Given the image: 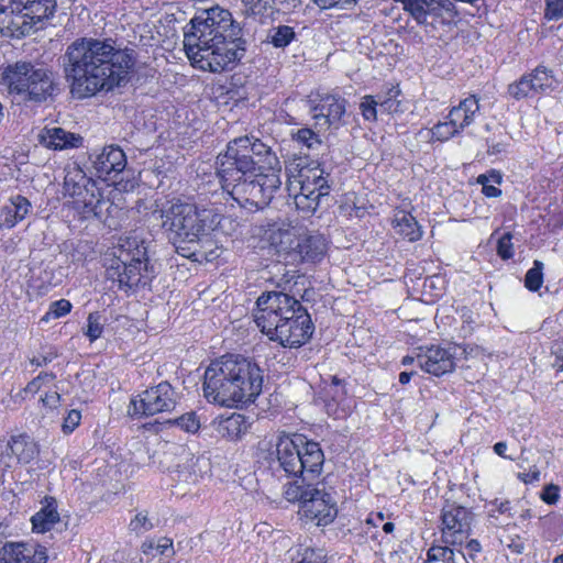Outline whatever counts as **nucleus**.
<instances>
[{"label":"nucleus","mask_w":563,"mask_h":563,"mask_svg":"<svg viewBox=\"0 0 563 563\" xmlns=\"http://www.w3.org/2000/svg\"><path fill=\"white\" fill-rule=\"evenodd\" d=\"M176 406V393L172 385L163 382L132 398L128 412L131 417L154 416L172 411Z\"/></svg>","instance_id":"11"},{"label":"nucleus","mask_w":563,"mask_h":563,"mask_svg":"<svg viewBox=\"0 0 563 563\" xmlns=\"http://www.w3.org/2000/svg\"><path fill=\"white\" fill-rule=\"evenodd\" d=\"M296 36V33L291 26L279 25L271 31L269 43L275 47L287 46Z\"/></svg>","instance_id":"37"},{"label":"nucleus","mask_w":563,"mask_h":563,"mask_svg":"<svg viewBox=\"0 0 563 563\" xmlns=\"http://www.w3.org/2000/svg\"><path fill=\"white\" fill-rule=\"evenodd\" d=\"M321 9H330L336 5L342 8L356 3L357 0H312Z\"/></svg>","instance_id":"53"},{"label":"nucleus","mask_w":563,"mask_h":563,"mask_svg":"<svg viewBox=\"0 0 563 563\" xmlns=\"http://www.w3.org/2000/svg\"><path fill=\"white\" fill-rule=\"evenodd\" d=\"M41 388V383L40 380L35 377L34 379H32L25 387V393H31V394H35L40 390Z\"/></svg>","instance_id":"59"},{"label":"nucleus","mask_w":563,"mask_h":563,"mask_svg":"<svg viewBox=\"0 0 563 563\" xmlns=\"http://www.w3.org/2000/svg\"><path fill=\"white\" fill-rule=\"evenodd\" d=\"M36 378L42 384L45 382H52L53 379H55V375L53 373H41Z\"/></svg>","instance_id":"62"},{"label":"nucleus","mask_w":563,"mask_h":563,"mask_svg":"<svg viewBox=\"0 0 563 563\" xmlns=\"http://www.w3.org/2000/svg\"><path fill=\"white\" fill-rule=\"evenodd\" d=\"M37 68L31 63L18 62L13 65H9L1 75V85L5 86L10 93H16L23 96L24 91H27V84L33 78V73Z\"/></svg>","instance_id":"18"},{"label":"nucleus","mask_w":563,"mask_h":563,"mask_svg":"<svg viewBox=\"0 0 563 563\" xmlns=\"http://www.w3.org/2000/svg\"><path fill=\"white\" fill-rule=\"evenodd\" d=\"M508 92L517 100L527 98L534 93L529 76L523 75L517 82L509 85Z\"/></svg>","instance_id":"40"},{"label":"nucleus","mask_w":563,"mask_h":563,"mask_svg":"<svg viewBox=\"0 0 563 563\" xmlns=\"http://www.w3.org/2000/svg\"><path fill=\"white\" fill-rule=\"evenodd\" d=\"M12 461H13V457L11 456L9 451H7V454L1 453L0 454V471H4L7 468L12 467Z\"/></svg>","instance_id":"57"},{"label":"nucleus","mask_w":563,"mask_h":563,"mask_svg":"<svg viewBox=\"0 0 563 563\" xmlns=\"http://www.w3.org/2000/svg\"><path fill=\"white\" fill-rule=\"evenodd\" d=\"M399 91L395 89H390L388 91V96H378L379 101V112L380 113H397L401 111L400 101L397 100Z\"/></svg>","instance_id":"41"},{"label":"nucleus","mask_w":563,"mask_h":563,"mask_svg":"<svg viewBox=\"0 0 563 563\" xmlns=\"http://www.w3.org/2000/svg\"><path fill=\"white\" fill-rule=\"evenodd\" d=\"M45 547L30 542H5L0 548V563H47Z\"/></svg>","instance_id":"16"},{"label":"nucleus","mask_w":563,"mask_h":563,"mask_svg":"<svg viewBox=\"0 0 563 563\" xmlns=\"http://www.w3.org/2000/svg\"><path fill=\"white\" fill-rule=\"evenodd\" d=\"M543 263L539 260L533 262V266L527 272L525 276V286L530 291H537L543 284Z\"/></svg>","instance_id":"38"},{"label":"nucleus","mask_w":563,"mask_h":563,"mask_svg":"<svg viewBox=\"0 0 563 563\" xmlns=\"http://www.w3.org/2000/svg\"><path fill=\"white\" fill-rule=\"evenodd\" d=\"M553 366L558 368V371H563V353L561 352L556 354V361L553 363Z\"/></svg>","instance_id":"64"},{"label":"nucleus","mask_w":563,"mask_h":563,"mask_svg":"<svg viewBox=\"0 0 563 563\" xmlns=\"http://www.w3.org/2000/svg\"><path fill=\"white\" fill-rule=\"evenodd\" d=\"M244 11L252 15H269L276 7L277 0H241Z\"/></svg>","instance_id":"36"},{"label":"nucleus","mask_w":563,"mask_h":563,"mask_svg":"<svg viewBox=\"0 0 563 563\" xmlns=\"http://www.w3.org/2000/svg\"><path fill=\"white\" fill-rule=\"evenodd\" d=\"M125 166L126 157L124 152L114 145L103 147L93 161V167L100 177L108 176L111 173H121Z\"/></svg>","instance_id":"20"},{"label":"nucleus","mask_w":563,"mask_h":563,"mask_svg":"<svg viewBox=\"0 0 563 563\" xmlns=\"http://www.w3.org/2000/svg\"><path fill=\"white\" fill-rule=\"evenodd\" d=\"M467 549L472 552H478L481 550V544L477 540H470L467 542Z\"/></svg>","instance_id":"63"},{"label":"nucleus","mask_w":563,"mask_h":563,"mask_svg":"<svg viewBox=\"0 0 563 563\" xmlns=\"http://www.w3.org/2000/svg\"><path fill=\"white\" fill-rule=\"evenodd\" d=\"M59 521L56 499L45 497L43 507L31 518L32 529L36 533L49 531Z\"/></svg>","instance_id":"26"},{"label":"nucleus","mask_w":563,"mask_h":563,"mask_svg":"<svg viewBox=\"0 0 563 563\" xmlns=\"http://www.w3.org/2000/svg\"><path fill=\"white\" fill-rule=\"evenodd\" d=\"M534 93H542L554 88L556 82L552 71L545 67H537L532 73L528 74Z\"/></svg>","instance_id":"35"},{"label":"nucleus","mask_w":563,"mask_h":563,"mask_svg":"<svg viewBox=\"0 0 563 563\" xmlns=\"http://www.w3.org/2000/svg\"><path fill=\"white\" fill-rule=\"evenodd\" d=\"M257 309L254 313V321L260 330L268 335L278 329L280 323L294 317L301 303L285 292L272 291L262 294L256 301Z\"/></svg>","instance_id":"8"},{"label":"nucleus","mask_w":563,"mask_h":563,"mask_svg":"<svg viewBox=\"0 0 563 563\" xmlns=\"http://www.w3.org/2000/svg\"><path fill=\"white\" fill-rule=\"evenodd\" d=\"M103 331V324L101 322V316L99 312H91L87 318V328L85 334L91 342L99 339Z\"/></svg>","instance_id":"43"},{"label":"nucleus","mask_w":563,"mask_h":563,"mask_svg":"<svg viewBox=\"0 0 563 563\" xmlns=\"http://www.w3.org/2000/svg\"><path fill=\"white\" fill-rule=\"evenodd\" d=\"M276 472L297 477L285 485L284 497L299 505V514L317 526H327L336 516V506L322 483L311 484L320 475L324 455L317 442L298 434H282L276 443Z\"/></svg>","instance_id":"2"},{"label":"nucleus","mask_w":563,"mask_h":563,"mask_svg":"<svg viewBox=\"0 0 563 563\" xmlns=\"http://www.w3.org/2000/svg\"><path fill=\"white\" fill-rule=\"evenodd\" d=\"M324 172L320 167H303L294 179L287 184L289 195L294 196L295 205L306 212H313L321 197L328 196L330 186Z\"/></svg>","instance_id":"9"},{"label":"nucleus","mask_w":563,"mask_h":563,"mask_svg":"<svg viewBox=\"0 0 563 563\" xmlns=\"http://www.w3.org/2000/svg\"><path fill=\"white\" fill-rule=\"evenodd\" d=\"M173 545V542L170 539L162 538L156 543V551L159 554H164L167 550H169Z\"/></svg>","instance_id":"56"},{"label":"nucleus","mask_w":563,"mask_h":563,"mask_svg":"<svg viewBox=\"0 0 563 563\" xmlns=\"http://www.w3.org/2000/svg\"><path fill=\"white\" fill-rule=\"evenodd\" d=\"M473 512L460 505L446 504L441 514V538L445 544L461 545L470 537Z\"/></svg>","instance_id":"12"},{"label":"nucleus","mask_w":563,"mask_h":563,"mask_svg":"<svg viewBox=\"0 0 563 563\" xmlns=\"http://www.w3.org/2000/svg\"><path fill=\"white\" fill-rule=\"evenodd\" d=\"M417 361L419 366L429 374L441 376L451 373L455 367L457 347L444 349L438 345L419 347Z\"/></svg>","instance_id":"14"},{"label":"nucleus","mask_w":563,"mask_h":563,"mask_svg":"<svg viewBox=\"0 0 563 563\" xmlns=\"http://www.w3.org/2000/svg\"><path fill=\"white\" fill-rule=\"evenodd\" d=\"M155 527V522L150 518L146 510L137 512L129 523V529L136 534H143Z\"/></svg>","instance_id":"39"},{"label":"nucleus","mask_w":563,"mask_h":563,"mask_svg":"<svg viewBox=\"0 0 563 563\" xmlns=\"http://www.w3.org/2000/svg\"><path fill=\"white\" fill-rule=\"evenodd\" d=\"M489 177L486 175H479L477 178V183H479L483 186V194L486 197L496 198L501 195V190L493 185H488Z\"/></svg>","instance_id":"52"},{"label":"nucleus","mask_w":563,"mask_h":563,"mask_svg":"<svg viewBox=\"0 0 563 563\" xmlns=\"http://www.w3.org/2000/svg\"><path fill=\"white\" fill-rule=\"evenodd\" d=\"M263 376L258 365L241 355H224L205 372L203 394L209 402L224 407L253 402L261 394Z\"/></svg>","instance_id":"5"},{"label":"nucleus","mask_w":563,"mask_h":563,"mask_svg":"<svg viewBox=\"0 0 563 563\" xmlns=\"http://www.w3.org/2000/svg\"><path fill=\"white\" fill-rule=\"evenodd\" d=\"M31 208L30 201L20 195L11 197L0 211V228L11 229L22 221Z\"/></svg>","instance_id":"22"},{"label":"nucleus","mask_w":563,"mask_h":563,"mask_svg":"<svg viewBox=\"0 0 563 563\" xmlns=\"http://www.w3.org/2000/svg\"><path fill=\"white\" fill-rule=\"evenodd\" d=\"M314 126L318 131H327L331 126L338 128L345 113V100L334 96H325L312 109Z\"/></svg>","instance_id":"17"},{"label":"nucleus","mask_w":563,"mask_h":563,"mask_svg":"<svg viewBox=\"0 0 563 563\" xmlns=\"http://www.w3.org/2000/svg\"><path fill=\"white\" fill-rule=\"evenodd\" d=\"M362 114L366 120H376L379 111L378 96H365L360 104Z\"/></svg>","instance_id":"44"},{"label":"nucleus","mask_w":563,"mask_h":563,"mask_svg":"<svg viewBox=\"0 0 563 563\" xmlns=\"http://www.w3.org/2000/svg\"><path fill=\"white\" fill-rule=\"evenodd\" d=\"M242 27L229 10L219 5L197 13L184 33V48L201 70L221 73L245 53Z\"/></svg>","instance_id":"4"},{"label":"nucleus","mask_w":563,"mask_h":563,"mask_svg":"<svg viewBox=\"0 0 563 563\" xmlns=\"http://www.w3.org/2000/svg\"><path fill=\"white\" fill-rule=\"evenodd\" d=\"M324 393L331 396L333 400L342 398L345 394L343 387H341V380L336 376L331 378V384L324 388Z\"/></svg>","instance_id":"51"},{"label":"nucleus","mask_w":563,"mask_h":563,"mask_svg":"<svg viewBox=\"0 0 563 563\" xmlns=\"http://www.w3.org/2000/svg\"><path fill=\"white\" fill-rule=\"evenodd\" d=\"M74 203L76 208L81 209L85 214H93L97 218L103 216V206L108 201L100 194L96 183L93 181L80 195L75 197Z\"/></svg>","instance_id":"25"},{"label":"nucleus","mask_w":563,"mask_h":563,"mask_svg":"<svg viewBox=\"0 0 563 563\" xmlns=\"http://www.w3.org/2000/svg\"><path fill=\"white\" fill-rule=\"evenodd\" d=\"M80 419V411L76 409L70 410L62 424L63 432L65 434L71 433L79 426Z\"/></svg>","instance_id":"50"},{"label":"nucleus","mask_w":563,"mask_h":563,"mask_svg":"<svg viewBox=\"0 0 563 563\" xmlns=\"http://www.w3.org/2000/svg\"><path fill=\"white\" fill-rule=\"evenodd\" d=\"M313 333V324L307 310L297 308L294 317H289L278 329L268 334V339L278 342L285 347H299L303 345Z\"/></svg>","instance_id":"13"},{"label":"nucleus","mask_w":563,"mask_h":563,"mask_svg":"<svg viewBox=\"0 0 563 563\" xmlns=\"http://www.w3.org/2000/svg\"><path fill=\"white\" fill-rule=\"evenodd\" d=\"M249 428L245 417L241 413H232L218 421L217 431L229 440H236L246 432Z\"/></svg>","instance_id":"31"},{"label":"nucleus","mask_w":563,"mask_h":563,"mask_svg":"<svg viewBox=\"0 0 563 563\" xmlns=\"http://www.w3.org/2000/svg\"><path fill=\"white\" fill-rule=\"evenodd\" d=\"M324 240L320 235H295L286 231L280 233L276 245L280 260L288 264L320 261L324 254Z\"/></svg>","instance_id":"10"},{"label":"nucleus","mask_w":563,"mask_h":563,"mask_svg":"<svg viewBox=\"0 0 563 563\" xmlns=\"http://www.w3.org/2000/svg\"><path fill=\"white\" fill-rule=\"evenodd\" d=\"M70 92L78 99L125 84L134 67L133 49L115 47L111 40L78 38L62 57Z\"/></svg>","instance_id":"3"},{"label":"nucleus","mask_w":563,"mask_h":563,"mask_svg":"<svg viewBox=\"0 0 563 563\" xmlns=\"http://www.w3.org/2000/svg\"><path fill=\"white\" fill-rule=\"evenodd\" d=\"M212 231H205L203 235L199 236L189 245V250L181 252V256L190 258L195 262H213L222 253V249L211 238Z\"/></svg>","instance_id":"21"},{"label":"nucleus","mask_w":563,"mask_h":563,"mask_svg":"<svg viewBox=\"0 0 563 563\" xmlns=\"http://www.w3.org/2000/svg\"><path fill=\"white\" fill-rule=\"evenodd\" d=\"M7 451L10 452L11 456H15L19 463L24 464L30 463L38 454L36 443L24 434L12 437L7 445Z\"/></svg>","instance_id":"30"},{"label":"nucleus","mask_w":563,"mask_h":563,"mask_svg":"<svg viewBox=\"0 0 563 563\" xmlns=\"http://www.w3.org/2000/svg\"><path fill=\"white\" fill-rule=\"evenodd\" d=\"M71 310L70 301L66 299H59L54 301L49 306V310L43 317L44 321H48L51 318H60L69 313Z\"/></svg>","instance_id":"45"},{"label":"nucleus","mask_w":563,"mask_h":563,"mask_svg":"<svg viewBox=\"0 0 563 563\" xmlns=\"http://www.w3.org/2000/svg\"><path fill=\"white\" fill-rule=\"evenodd\" d=\"M478 110V99L475 96H470L450 110L448 119L459 131H463L474 121Z\"/></svg>","instance_id":"27"},{"label":"nucleus","mask_w":563,"mask_h":563,"mask_svg":"<svg viewBox=\"0 0 563 563\" xmlns=\"http://www.w3.org/2000/svg\"><path fill=\"white\" fill-rule=\"evenodd\" d=\"M148 221L162 228L176 252L189 250V245L205 231H213L220 223V214L212 209H198L180 200H155Z\"/></svg>","instance_id":"6"},{"label":"nucleus","mask_w":563,"mask_h":563,"mask_svg":"<svg viewBox=\"0 0 563 563\" xmlns=\"http://www.w3.org/2000/svg\"><path fill=\"white\" fill-rule=\"evenodd\" d=\"M384 520V514L383 512H377L375 517H368L365 521V523L371 528V527H376L378 522L383 521Z\"/></svg>","instance_id":"60"},{"label":"nucleus","mask_w":563,"mask_h":563,"mask_svg":"<svg viewBox=\"0 0 563 563\" xmlns=\"http://www.w3.org/2000/svg\"><path fill=\"white\" fill-rule=\"evenodd\" d=\"M426 563H466L464 553L449 547L433 545L428 550Z\"/></svg>","instance_id":"33"},{"label":"nucleus","mask_w":563,"mask_h":563,"mask_svg":"<svg viewBox=\"0 0 563 563\" xmlns=\"http://www.w3.org/2000/svg\"><path fill=\"white\" fill-rule=\"evenodd\" d=\"M282 164L258 139L236 137L217 157L222 188L246 209H264L282 186Z\"/></svg>","instance_id":"1"},{"label":"nucleus","mask_w":563,"mask_h":563,"mask_svg":"<svg viewBox=\"0 0 563 563\" xmlns=\"http://www.w3.org/2000/svg\"><path fill=\"white\" fill-rule=\"evenodd\" d=\"M24 15V11H19L13 4V0L10 1V7L0 4V24L1 30L7 29V33L12 36H23L27 34L32 25L35 22Z\"/></svg>","instance_id":"19"},{"label":"nucleus","mask_w":563,"mask_h":563,"mask_svg":"<svg viewBox=\"0 0 563 563\" xmlns=\"http://www.w3.org/2000/svg\"><path fill=\"white\" fill-rule=\"evenodd\" d=\"M542 499L547 504H555L559 499V488L555 485H548L543 493H542Z\"/></svg>","instance_id":"54"},{"label":"nucleus","mask_w":563,"mask_h":563,"mask_svg":"<svg viewBox=\"0 0 563 563\" xmlns=\"http://www.w3.org/2000/svg\"><path fill=\"white\" fill-rule=\"evenodd\" d=\"M460 132L461 131H459L449 119L445 122H439L431 129L432 139L441 142L450 140Z\"/></svg>","instance_id":"42"},{"label":"nucleus","mask_w":563,"mask_h":563,"mask_svg":"<svg viewBox=\"0 0 563 563\" xmlns=\"http://www.w3.org/2000/svg\"><path fill=\"white\" fill-rule=\"evenodd\" d=\"M393 227L397 234L416 242L422 238V230L415 217L405 210H397L394 214Z\"/></svg>","instance_id":"29"},{"label":"nucleus","mask_w":563,"mask_h":563,"mask_svg":"<svg viewBox=\"0 0 563 563\" xmlns=\"http://www.w3.org/2000/svg\"><path fill=\"white\" fill-rule=\"evenodd\" d=\"M294 139L297 142L306 145L308 148H313L314 145H320V143H321L318 134L308 128L299 129L294 134Z\"/></svg>","instance_id":"46"},{"label":"nucleus","mask_w":563,"mask_h":563,"mask_svg":"<svg viewBox=\"0 0 563 563\" xmlns=\"http://www.w3.org/2000/svg\"><path fill=\"white\" fill-rule=\"evenodd\" d=\"M19 11L32 22H40L52 16L56 9V0H13Z\"/></svg>","instance_id":"28"},{"label":"nucleus","mask_w":563,"mask_h":563,"mask_svg":"<svg viewBox=\"0 0 563 563\" xmlns=\"http://www.w3.org/2000/svg\"><path fill=\"white\" fill-rule=\"evenodd\" d=\"M545 18L560 20L563 18V0H545Z\"/></svg>","instance_id":"49"},{"label":"nucleus","mask_w":563,"mask_h":563,"mask_svg":"<svg viewBox=\"0 0 563 563\" xmlns=\"http://www.w3.org/2000/svg\"><path fill=\"white\" fill-rule=\"evenodd\" d=\"M40 142L48 148L64 150L67 147H78L82 142V137L62 128H52L45 129L40 134Z\"/></svg>","instance_id":"24"},{"label":"nucleus","mask_w":563,"mask_h":563,"mask_svg":"<svg viewBox=\"0 0 563 563\" xmlns=\"http://www.w3.org/2000/svg\"><path fill=\"white\" fill-rule=\"evenodd\" d=\"M107 277L124 290L139 286L147 276V247L137 236H128L119 244L107 267ZM146 284V280H144Z\"/></svg>","instance_id":"7"},{"label":"nucleus","mask_w":563,"mask_h":563,"mask_svg":"<svg viewBox=\"0 0 563 563\" xmlns=\"http://www.w3.org/2000/svg\"><path fill=\"white\" fill-rule=\"evenodd\" d=\"M181 463L174 470V479L184 488L196 486L210 471L208 459L196 456L189 451L181 449Z\"/></svg>","instance_id":"15"},{"label":"nucleus","mask_w":563,"mask_h":563,"mask_svg":"<svg viewBox=\"0 0 563 563\" xmlns=\"http://www.w3.org/2000/svg\"><path fill=\"white\" fill-rule=\"evenodd\" d=\"M92 183L93 180L88 178L79 167H73L67 170L64 178L65 195L75 198Z\"/></svg>","instance_id":"32"},{"label":"nucleus","mask_w":563,"mask_h":563,"mask_svg":"<svg viewBox=\"0 0 563 563\" xmlns=\"http://www.w3.org/2000/svg\"><path fill=\"white\" fill-rule=\"evenodd\" d=\"M41 400L45 406L56 407L60 400V395L56 390H54L47 393L44 397L41 398Z\"/></svg>","instance_id":"55"},{"label":"nucleus","mask_w":563,"mask_h":563,"mask_svg":"<svg viewBox=\"0 0 563 563\" xmlns=\"http://www.w3.org/2000/svg\"><path fill=\"white\" fill-rule=\"evenodd\" d=\"M511 239H512L511 233L507 232V233L503 234V236L498 240L497 254L503 260L511 258L514 255Z\"/></svg>","instance_id":"48"},{"label":"nucleus","mask_w":563,"mask_h":563,"mask_svg":"<svg viewBox=\"0 0 563 563\" xmlns=\"http://www.w3.org/2000/svg\"><path fill=\"white\" fill-rule=\"evenodd\" d=\"M52 360H53L52 355H41V356L33 357L31 360V363L36 366H43V365H46L47 363L52 362Z\"/></svg>","instance_id":"58"},{"label":"nucleus","mask_w":563,"mask_h":563,"mask_svg":"<svg viewBox=\"0 0 563 563\" xmlns=\"http://www.w3.org/2000/svg\"><path fill=\"white\" fill-rule=\"evenodd\" d=\"M27 86L30 87L27 88V91H24L22 99L35 102L46 100L52 96L54 90V84L51 75L43 68H37L36 71L33 73V78H31Z\"/></svg>","instance_id":"23"},{"label":"nucleus","mask_w":563,"mask_h":563,"mask_svg":"<svg viewBox=\"0 0 563 563\" xmlns=\"http://www.w3.org/2000/svg\"><path fill=\"white\" fill-rule=\"evenodd\" d=\"M507 450V443L506 442H497L495 445H494V452L501 456V457H507L505 455V452Z\"/></svg>","instance_id":"61"},{"label":"nucleus","mask_w":563,"mask_h":563,"mask_svg":"<svg viewBox=\"0 0 563 563\" xmlns=\"http://www.w3.org/2000/svg\"><path fill=\"white\" fill-rule=\"evenodd\" d=\"M176 422L186 432L196 433L200 428V421L195 412L183 415L176 420Z\"/></svg>","instance_id":"47"},{"label":"nucleus","mask_w":563,"mask_h":563,"mask_svg":"<svg viewBox=\"0 0 563 563\" xmlns=\"http://www.w3.org/2000/svg\"><path fill=\"white\" fill-rule=\"evenodd\" d=\"M291 563H328L324 550L298 545L291 553Z\"/></svg>","instance_id":"34"}]
</instances>
